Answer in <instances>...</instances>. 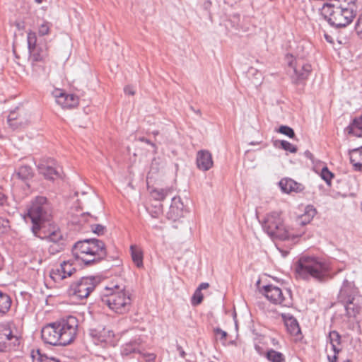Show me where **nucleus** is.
I'll return each mask as SVG.
<instances>
[{"label":"nucleus","mask_w":362,"mask_h":362,"mask_svg":"<svg viewBox=\"0 0 362 362\" xmlns=\"http://www.w3.org/2000/svg\"><path fill=\"white\" fill-rule=\"evenodd\" d=\"M10 228L9 222L7 219L0 217V236L5 234Z\"/></svg>","instance_id":"obj_39"},{"label":"nucleus","mask_w":362,"mask_h":362,"mask_svg":"<svg viewBox=\"0 0 362 362\" xmlns=\"http://www.w3.org/2000/svg\"><path fill=\"white\" fill-rule=\"evenodd\" d=\"M162 204H158V206H156V210L154 211H151L150 214L152 217L157 218L158 216L162 213L163 209H162Z\"/></svg>","instance_id":"obj_44"},{"label":"nucleus","mask_w":362,"mask_h":362,"mask_svg":"<svg viewBox=\"0 0 362 362\" xmlns=\"http://www.w3.org/2000/svg\"><path fill=\"white\" fill-rule=\"evenodd\" d=\"M10 296L0 290V317L4 315L9 310L11 305Z\"/></svg>","instance_id":"obj_28"},{"label":"nucleus","mask_w":362,"mask_h":362,"mask_svg":"<svg viewBox=\"0 0 362 362\" xmlns=\"http://www.w3.org/2000/svg\"><path fill=\"white\" fill-rule=\"evenodd\" d=\"M35 1L38 4H40L42 2V0H35Z\"/></svg>","instance_id":"obj_54"},{"label":"nucleus","mask_w":362,"mask_h":362,"mask_svg":"<svg viewBox=\"0 0 362 362\" xmlns=\"http://www.w3.org/2000/svg\"><path fill=\"white\" fill-rule=\"evenodd\" d=\"M30 54H32V57L35 62H41L47 57L46 51L42 50V49H40L39 50H37L36 49L34 52H30Z\"/></svg>","instance_id":"obj_34"},{"label":"nucleus","mask_w":362,"mask_h":362,"mask_svg":"<svg viewBox=\"0 0 362 362\" xmlns=\"http://www.w3.org/2000/svg\"><path fill=\"white\" fill-rule=\"evenodd\" d=\"M209 287V284L206 282H202L199 284V286L197 288V290H199L201 292L204 289H206Z\"/></svg>","instance_id":"obj_48"},{"label":"nucleus","mask_w":362,"mask_h":362,"mask_svg":"<svg viewBox=\"0 0 362 362\" xmlns=\"http://www.w3.org/2000/svg\"><path fill=\"white\" fill-rule=\"evenodd\" d=\"M27 215L33 223L32 232L34 235H37L43 224L51 218L50 207L47 198L40 196L33 200L28 209Z\"/></svg>","instance_id":"obj_7"},{"label":"nucleus","mask_w":362,"mask_h":362,"mask_svg":"<svg viewBox=\"0 0 362 362\" xmlns=\"http://www.w3.org/2000/svg\"><path fill=\"white\" fill-rule=\"evenodd\" d=\"M35 236L48 243V252L52 255L64 250L68 242L66 235L57 226H49L47 234L44 236L39 235V233Z\"/></svg>","instance_id":"obj_9"},{"label":"nucleus","mask_w":362,"mask_h":362,"mask_svg":"<svg viewBox=\"0 0 362 362\" xmlns=\"http://www.w3.org/2000/svg\"><path fill=\"white\" fill-rule=\"evenodd\" d=\"M8 203V197L3 188L0 187V206L6 205Z\"/></svg>","instance_id":"obj_43"},{"label":"nucleus","mask_w":362,"mask_h":362,"mask_svg":"<svg viewBox=\"0 0 362 362\" xmlns=\"http://www.w3.org/2000/svg\"><path fill=\"white\" fill-rule=\"evenodd\" d=\"M92 231L98 235H102L106 230L105 226L101 224H93L90 226Z\"/></svg>","instance_id":"obj_40"},{"label":"nucleus","mask_w":362,"mask_h":362,"mask_svg":"<svg viewBox=\"0 0 362 362\" xmlns=\"http://www.w3.org/2000/svg\"><path fill=\"white\" fill-rule=\"evenodd\" d=\"M235 23H236V28L237 29H239L240 28V25H239V23L238 22H235ZM233 27H235V25H233Z\"/></svg>","instance_id":"obj_53"},{"label":"nucleus","mask_w":362,"mask_h":362,"mask_svg":"<svg viewBox=\"0 0 362 362\" xmlns=\"http://www.w3.org/2000/svg\"><path fill=\"white\" fill-rule=\"evenodd\" d=\"M233 23L238 22L240 20V15L239 14H234L233 16Z\"/></svg>","instance_id":"obj_51"},{"label":"nucleus","mask_w":362,"mask_h":362,"mask_svg":"<svg viewBox=\"0 0 362 362\" xmlns=\"http://www.w3.org/2000/svg\"><path fill=\"white\" fill-rule=\"evenodd\" d=\"M185 211L184 204L180 197H174L172 198L171 204L166 216L168 219L176 221L184 216Z\"/></svg>","instance_id":"obj_17"},{"label":"nucleus","mask_w":362,"mask_h":362,"mask_svg":"<svg viewBox=\"0 0 362 362\" xmlns=\"http://www.w3.org/2000/svg\"><path fill=\"white\" fill-rule=\"evenodd\" d=\"M281 252H282L283 257H286L288 254V252H286V251H281Z\"/></svg>","instance_id":"obj_52"},{"label":"nucleus","mask_w":362,"mask_h":362,"mask_svg":"<svg viewBox=\"0 0 362 362\" xmlns=\"http://www.w3.org/2000/svg\"><path fill=\"white\" fill-rule=\"evenodd\" d=\"M328 340L334 352L333 356H327L329 362H337V355L341 351V336L338 332L333 330L329 332Z\"/></svg>","instance_id":"obj_20"},{"label":"nucleus","mask_w":362,"mask_h":362,"mask_svg":"<svg viewBox=\"0 0 362 362\" xmlns=\"http://www.w3.org/2000/svg\"><path fill=\"white\" fill-rule=\"evenodd\" d=\"M315 214V209L313 206H307L304 214L296 218V225L297 226H304L307 225L313 220Z\"/></svg>","instance_id":"obj_24"},{"label":"nucleus","mask_w":362,"mask_h":362,"mask_svg":"<svg viewBox=\"0 0 362 362\" xmlns=\"http://www.w3.org/2000/svg\"><path fill=\"white\" fill-rule=\"evenodd\" d=\"M90 334L93 337L97 338L98 341H103L104 339L100 335H98L95 329H90Z\"/></svg>","instance_id":"obj_47"},{"label":"nucleus","mask_w":362,"mask_h":362,"mask_svg":"<svg viewBox=\"0 0 362 362\" xmlns=\"http://www.w3.org/2000/svg\"><path fill=\"white\" fill-rule=\"evenodd\" d=\"M262 227L269 236L281 240L296 241L304 234L303 230L296 231L293 228H287L281 214L277 211L267 214L262 221Z\"/></svg>","instance_id":"obj_4"},{"label":"nucleus","mask_w":362,"mask_h":362,"mask_svg":"<svg viewBox=\"0 0 362 362\" xmlns=\"http://www.w3.org/2000/svg\"><path fill=\"white\" fill-rule=\"evenodd\" d=\"M295 272L298 278L304 280L313 279L318 282H325L332 278L329 264L313 255H301L295 264Z\"/></svg>","instance_id":"obj_2"},{"label":"nucleus","mask_w":362,"mask_h":362,"mask_svg":"<svg viewBox=\"0 0 362 362\" xmlns=\"http://www.w3.org/2000/svg\"><path fill=\"white\" fill-rule=\"evenodd\" d=\"M141 354L143 355L144 358H145L146 361H153L156 358V355L154 354H144L142 352Z\"/></svg>","instance_id":"obj_45"},{"label":"nucleus","mask_w":362,"mask_h":362,"mask_svg":"<svg viewBox=\"0 0 362 362\" xmlns=\"http://www.w3.org/2000/svg\"><path fill=\"white\" fill-rule=\"evenodd\" d=\"M124 91L126 94L129 95H134L135 93V92L133 89V87H132L131 86H125L124 88Z\"/></svg>","instance_id":"obj_46"},{"label":"nucleus","mask_w":362,"mask_h":362,"mask_svg":"<svg viewBox=\"0 0 362 362\" xmlns=\"http://www.w3.org/2000/svg\"><path fill=\"white\" fill-rule=\"evenodd\" d=\"M338 298L346 310L349 317H355L362 308V296L353 281L344 279L339 291Z\"/></svg>","instance_id":"obj_6"},{"label":"nucleus","mask_w":362,"mask_h":362,"mask_svg":"<svg viewBox=\"0 0 362 362\" xmlns=\"http://www.w3.org/2000/svg\"><path fill=\"white\" fill-rule=\"evenodd\" d=\"M355 29L358 35L361 37H362V12L359 14V16L355 25Z\"/></svg>","instance_id":"obj_41"},{"label":"nucleus","mask_w":362,"mask_h":362,"mask_svg":"<svg viewBox=\"0 0 362 362\" xmlns=\"http://www.w3.org/2000/svg\"><path fill=\"white\" fill-rule=\"evenodd\" d=\"M265 356L270 362H285L284 354L272 349L267 351Z\"/></svg>","instance_id":"obj_31"},{"label":"nucleus","mask_w":362,"mask_h":362,"mask_svg":"<svg viewBox=\"0 0 362 362\" xmlns=\"http://www.w3.org/2000/svg\"><path fill=\"white\" fill-rule=\"evenodd\" d=\"M359 5L358 0H332L323 4L321 14L334 28H345L356 18Z\"/></svg>","instance_id":"obj_1"},{"label":"nucleus","mask_w":362,"mask_h":362,"mask_svg":"<svg viewBox=\"0 0 362 362\" xmlns=\"http://www.w3.org/2000/svg\"><path fill=\"white\" fill-rule=\"evenodd\" d=\"M282 319L286 327L287 332L293 335L298 336L301 333L298 322L294 316L289 313L282 314Z\"/></svg>","instance_id":"obj_22"},{"label":"nucleus","mask_w":362,"mask_h":362,"mask_svg":"<svg viewBox=\"0 0 362 362\" xmlns=\"http://www.w3.org/2000/svg\"><path fill=\"white\" fill-rule=\"evenodd\" d=\"M145 141H146L147 144H151V143L150 142V141H148V139H146V140H145Z\"/></svg>","instance_id":"obj_55"},{"label":"nucleus","mask_w":362,"mask_h":362,"mask_svg":"<svg viewBox=\"0 0 362 362\" xmlns=\"http://www.w3.org/2000/svg\"><path fill=\"white\" fill-rule=\"evenodd\" d=\"M196 164L199 170L208 171L214 165L211 153L207 150H200L197 153Z\"/></svg>","instance_id":"obj_19"},{"label":"nucleus","mask_w":362,"mask_h":362,"mask_svg":"<svg viewBox=\"0 0 362 362\" xmlns=\"http://www.w3.org/2000/svg\"><path fill=\"white\" fill-rule=\"evenodd\" d=\"M76 272V268L70 261H64L59 267L51 270L49 276L54 281L59 282L62 280L72 276Z\"/></svg>","instance_id":"obj_16"},{"label":"nucleus","mask_w":362,"mask_h":362,"mask_svg":"<svg viewBox=\"0 0 362 362\" xmlns=\"http://www.w3.org/2000/svg\"><path fill=\"white\" fill-rule=\"evenodd\" d=\"M279 132L281 134L288 136L289 138H293L295 136V132L293 129L291 127L286 125H281L279 127Z\"/></svg>","instance_id":"obj_38"},{"label":"nucleus","mask_w":362,"mask_h":362,"mask_svg":"<svg viewBox=\"0 0 362 362\" xmlns=\"http://www.w3.org/2000/svg\"><path fill=\"white\" fill-rule=\"evenodd\" d=\"M361 210H362V202H361Z\"/></svg>","instance_id":"obj_57"},{"label":"nucleus","mask_w":362,"mask_h":362,"mask_svg":"<svg viewBox=\"0 0 362 362\" xmlns=\"http://www.w3.org/2000/svg\"><path fill=\"white\" fill-rule=\"evenodd\" d=\"M31 356L33 362H59V361L54 357H48L45 354L40 352V350L33 351Z\"/></svg>","instance_id":"obj_30"},{"label":"nucleus","mask_w":362,"mask_h":362,"mask_svg":"<svg viewBox=\"0 0 362 362\" xmlns=\"http://www.w3.org/2000/svg\"><path fill=\"white\" fill-rule=\"evenodd\" d=\"M346 132L349 134H352L358 137L362 136V115L354 119L352 122L346 128Z\"/></svg>","instance_id":"obj_25"},{"label":"nucleus","mask_w":362,"mask_h":362,"mask_svg":"<svg viewBox=\"0 0 362 362\" xmlns=\"http://www.w3.org/2000/svg\"><path fill=\"white\" fill-rule=\"evenodd\" d=\"M97 283L95 276H83L70 285L69 294L74 295L79 299L86 298L94 291Z\"/></svg>","instance_id":"obj_12"},{"label":"nucleus","mask_w":362,"mask_h":362,"mask_svg":"<svg viewBox=\"0 0 362 362\" xmlns=\"http://www.w3.org/2000/svg\"><path fill=\"white\" fill-rule=\"evenodd\" d=\"M305 157L311 160H313V153L310 151H305V153H304Z\"/></svg>","instance_id":"obj_49"},{"label":"nucleus","mask_w":362,"mask_h":362,"mask_svg":"<svg viewBox=\"0 0 362 362\" xmlns=\"http://www.w3.org/2000/svg\"><path fill=\"white\" fill-rule=\"evenodd\" d=\"M203 300V294L199 291L196 289L191 300V303L192 305H199Z\"/></svg>","instance_id":"obj_36"},{"label":"nucleus","mask_w":362,"mask_h":362,"mask_svg":"<svg viewBox=\"0 0 362 362\" xmlns=\"http://www.w3.org/2000/svg\"><path fill=\"white\" fill-rule=\"evenodd\" d=\"M285 60L293 71V74H291L292 82L295 84L304 83L312 71L311 64L304 59L296 58L290 54L286 55Z\"/></svg>","instance_id":"obj_8"},{"label":"nucleus","mask_w":362,"mask_h":362,"mask_svg":"<svg viewBox=\"0 0 362 362\" xmlns=\"http://www.w3.org/2000/svg\"><path fill=\"white\" fill-rule=\"evenodd\" d=\"M74 258L86 266L95 264L107 255L105 244L96 238L84 239L76 242L72 247Z\"/></svg>","instance_id":"obj_3"},{"label":"nucleus","mask_w":362,"mask_h":362,"mask_svg":"<svg viewBox=\"0 0 362 362\" xmlns=\"http://www.w3.org/2000/svg\"><path fill=\"white\" fill-rule=\"evenodd\" d=\"M37 168L40 174L47 180H54L61 177L62 168L52 158L47 159L45 163H39Z\"/></svg>","instance_id":"obj_13"},{"label":"nucleus","mask_w":362,"mask_h":362,"mask_svg":"<svg viewBox=\"0 0 362 362\" xmlns=\"http://www.w3.org/2000/svg\"><path fill=\"white\" fill-rule=\"evenodd\" d=\"M62 346H66L75 339L78 327V319L69 315L57 322Z\"/></svg>","instance_id":"obj_11"},{"label":"nucleus","mask_w":362,"mask_h":362,"mask_svg":"<svg viewBox=\"0 0 362 362\" xmlns=\"http://www.w3.org/2000/svg\"><path fill=\"white\" fill-rule=\"evenodd\" d=\"M56 103L64 109H71L78 105L79 99L74 94H68L63 90L55 89L52 92Z\"/></svg>","instance_id":"obj_14"},{"label":"nucleus","mask_w":362,"mask_h":362,"mask_svg":"<svg viewBox=\"0 0 362 362\" xmlns=\"http://www.w3.org/2000/svg\"><path fill=\"white\" fill-rule=\"evenodd\" d=\"M281 147L282 149L288 151L290 153H296L297 152V147L294 145H293L291 143H290L288 141L286 140H281L280 141Z\"/></svg>","instance_id":"obj_35"},{"label":"nucleus","mask_w":362,"mask_h":362,"mask_svg":"<svg viewBox=\"0 0 362 362\" xmlns=\"http://www.w3.org/2000/svg\"><path fill=\"white\" fill-rule=\"evenodd\" d=\"M172 190L170 188H156L151 192V196L152 198L156 201H162L165 197H167L170 193Z\"/></svg>","instance_id":"obj_29"},{"label":"nucleus","mask_w":362,"mask_h":362,"mask_svg":"<svg viewBox=\"0 0 362 362\" xmlns=\"http://www.w3.org/2000/svg\"><path fill=\"white\" fill-rule=\"evenodd\" d=\"M344 362H351L350 360H346Z\"/></svg>","instance_id":"obj_56"},{"label":"nucleus","mask_w":362,"mask_h":362,"mask_svg":"<svg viewBox=\"0 0 362 362\" xmlns=\"http://www.w3.org/2000/svg\"><path fill=\"white\" fill-rule=\"evenodd\" d=\"M130 252L134 264L138 268H143L144 253L142 250L136 245H132L130 246Z\"/></svg>","instance_id":"obj_26"},{"label":"nucleus","mask_w":362,"mask_h":362,"mask_svg":"<svg viewBox=\"0 0 362 362\" xmlns=\"http://www.w3.org/2000/svg\"><path fill=\"white\" fill-rule=\"evenodd\" d=\"M279 187L283 192H300L303 191L304 187L302 184L296 182L291 178H283L279 182Z\"/></svg>","instance_id":"obj_21"},{"label":"nucleus","mask_w":362,"mask_h":362,"mask_svg":"<svg viewBox=\"0 0 362 362\" xmlns=\"http://www.w3.org/2000/svg\"><path fill=\"white\" fill-rule=\"evenodd\" d=\"M28 49L29 52H34L36 49L37 36L36 33L29 31L27 34Z\"/></svg>","instance_id":"obj_32"},{"label":"nucleus","mask_w":362,"mask_h":362,"mask_svg":"<svg viewBox=\"0 0 362 362\" xmlns=\"http://www.w3.org/2000/svg\"><path fill=\"white\" fill-rule=\"evenodd\" d=\"M177 350L180 351V355L182 358H185L186 354L182 348L180 346H177Z\"/></svg>","instance_id":"obj_50"},{"label":"nucleus","mask_w":362,"mask_h":362,"mask_svg":"<svg viewBox=\"0 0 362 362\" xmlns=\"http://www.w3.org/2000/svg\"><path fill=\"white\" fill-rule=\"evenodd\" d=\"M214 332L215 333V334L217 336V337H219L221 341H226V337H227V332L226 331H223L222 330L221 328L219 327H216L214 329Z\"/></svg>","instance_id":"obj_42"},{"label":"nucleus","mask_w":362,"mask_h":362,"mask_svg":"<svg viewBox=\"0 0 362 362\" xmlns=\"http://www.w3.org/2000/svg\"><path fill=\"white\" fill-rule=\"evenodd\" d=\"M13 176L27 182L33 177V170L29 165H22L16 170Z\"/></svg>","instance_id":"obj_27"},{"label":"nucleus","mask_w":362,"mask_h":362,"mask_svg":"<svg viewBox=\"0 0 362 362\" xmlns=\"http://www.w3.org/2000/svg\"><path fill=\"white\" fill-rule=\"evenodd\" d=\"M104 305L117 314L127 313L132 305L131 294L125 286L115 285L113 288L106 287V293L101 296Z\"/></svg>","instance_id":"obj_5"},{"label":"nucleus","mask_w":362,"mask_h":362,"mask_svg":"<svg viewBox=\"0 0 362 362\" xmlns=\"http://www.w3.org/2000/svg\"><path fill=\"white\" fill-rule=\"evenodd\" d=\"M51 28L50 23L47 21H44L41 25H40L38 28V34L41 36L46 35L49 34Z\"/></svg>","instance_id":"obj_37"},{"label":"nucleus","mask_w":362,"mask_h":362,"mask_svg":"<svg viewBox=\"0 0 362 362\" xmlns=\"http://www.w3.org/2000/svg\"><path fill=\"white\" fill-rule=\"evenodd\" d=\"M142 340L139 336H136L129 341L121 346V354L123 356H129L133 354H142Z\"/></svg>","instance_id":"obj_18"},{"label":"nucleus","mask_w":362,"mask_h":362,"mask_svg":"<svg viewBox=\"0 0 362 362\" xmlns=\"http://www.w3.org/2000/svg\"><path fill=\"white\" fill-rule=\"evenodd\" d=\"M14 338L10 327L0 325V352H4L7 348L8 341Z\"/></svg>","instance_id":"obj_23"},{"label":"nucleus","mask_w":362,"mask_h":362,"mask_svg":"<svg viewBox=\"0 0 362 362\" xmlns=\"http://www.w3.org/2000/svg\"><path fill=\"white\" fill-rule=\"evenodd\" d=\"M320 176L322 179L324 180L328 185H330L334 175L328 170L327 166H325L322 168Z\"/></svg>","instance_id":"obj_33"},{"label":"nucleus","mask_w":362,"mask_h":362,"mask_svg":"<svg viewBox=\"0 0 362 362\" xmlns=\"http://www.w3.org/2000/svg\"><path fill=\"white\" fill-rule=\"evenodd\" d=\"M43 341L53 346H62L57 322L45 326L41 331Z\"/></svg>","instance_id":"obj_15"},{"label":"nucleus","mask_w":362,"mask_h":362,"mask_svg":"<svg viewBox=\"0 0 362 362\" xmlns=\"http://www.w3.org/2000/svg\"><path fill=\"white\" fill-rule=\"evenodd\" d=\"M263 293L272 303L290 308L293 305L292 292L290 289H281L269 284L263 287Z\"/></svg>","instance_id":"obj_10"}]
</instances>
